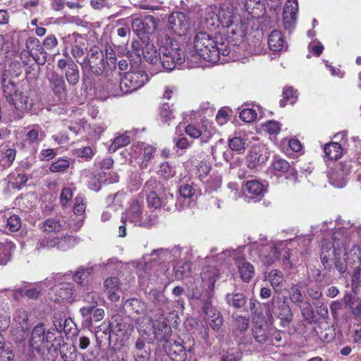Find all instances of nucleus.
Masks as SVG:
<instances>
[{
    "mask_svg": "<svg viewBox=\"0 0 361 361\" xmlns=\"http://www.w3.org/2000/svg\"><path fill=\"white\" fill-rule=\"evenodd\" d=\"M142 151L140 167L141 169H145L147 166L148 161L152 158L155 149L150 145L144 144Z\"/></svg>",
    "mask_w": 361,
    "mask_h": 361,
    "instance_id": "52",
    "label": "nucleus"
},
{
    "mask_svg": "<svg viewBox=\"0 0 361 361\" xmlns=\"http://www.w3.org/2000/svg\"><path fill=\"white\" fill-rule=\"evenodd\" d=\"M297 98V91L293 87L286 86L283 88V99L280 101V105L281 106H285L287 104H293Z\"/></svg>",
    "mask_w": 361,
    "mask_h": 361,
    "instance_id": "47",
    "label": "nucleus"
},
{
    "mask_svg": "<svg viewBox=\"0 0 361 361\" xmlns=\"http://www.w3.org/2000/svg\"><path fill=\"white\" fill-rule=\"evenodd\" d=\"M70 162L68 159H59L57 161L51 163L49 169L51 172L58 173L63 172L69 167Z\"/></svg>",
    "mask_w": 361,
    "mask_h": 361,
    "instance_id": "57",
    "label": "nucleus"
},
{
    "mask_svg": "<svg viewBox=\"0 0 361 361\" xmlns=\"http://www.w3.org/2000/svg\"><path fill=\"white\" fill-rule=\"evenodd\" d=\"M310 241L308 237H298L295 239L279 240L262 244L257 246L259 257L265 266H270L279 260L281 255H283V262L285 269H290L293 264L290 261L289 246L302 243L307 245Z\"/></svg>",
    "mask_w": 361,
    "mask_h": 361,
    "instance_id": "4",
    "label": "nucleus"
},
{
    "mask_svg": "<svg viewBox=\"0 0 361 361\" xmlns=\"http://www.w3.org/2000/svg\"><path fill=\"white\" fill-rule=\"evenodd\" d=\"M273 313L281 319L282 326H288L292 321L293 314L285 300H273Z\"/></svg>",
    "mask_w": 361,
    "mask_h": 361,
    "instance_id": "22",
    "label": "nucleus"
},
{
    "mask_svg": "<svg viewBox=\"0 0 361 361\" xmlns=\"http://www.w3.org/2000/svg\"><path fill=\"white\" fill-rule=\"evenodd\" d=\"M148 80V75L143 70L130 71L125 73L120 81V89L123 94L132 93L141 88Z\"/></svg>",
    "mask_w": 361,
    "mask_h": 361,
    "instance_id": "10",
    "label": "nucleus"
},
{
    "mask_svg": "<svg viewBox=\"0 0 361 361\" xmlns=\"http://www.w3.org/2000/svg\"><path fill=\"white\" fill-rule=\"evenodd\" d=\"M130 143V138L127 135H121L114 138L109 147L110 151L115 152L118 148L126 146Z\"/></svg>",
    "mask_w": 361,
    "mask_h": 361,
    "instance_id": "60",
    "label": "nucleus"
},
{
    "mask_svg": "<svg viewBox=\"0 0 361 361\" xmlns=\"http://www.w3.org/2000/svg\"><path fill=\"white\" fill-rule=\"evenodd\" d=\"M2 92L7 102L13 105L16 110H26L32 114L37 111L33 109L27 92H23L16 87L13 82L2 78Z\"/></svg>",
    "mask_w": 361,
    "mask_h": 361,
    "instance_id": "7",
    "label": "nucleus"
},
{
    "mask_svg": "<svg viewBox=\"0 0 361 361\" xmlns=\"http://www.w3.org/2000/svg\"><path fill=\"white\" fill-rule=\"evenodd\" d=\"M161 65L167 70L172 71L180 66L185 61L183 51L179 43L167 35L158 38Z\"/></svg>",
    "mask_w": 361,
    "mask_h": 361,
    "instance_id": "5",
    "label": "nucleus"
},
{
    "mask_svg": "<svg viewBox=\"0 0 361 361\" xmlns=\"http://www.w3.org/2000/svg\"><path fill=\"white\" fill-rule=\"evenodd\" d=\"M112 331V324L103 323L100 325L97 331L96 336L97 338H101L104 340H110L111 338V333Z\"/></svg>",
    "mask_w": 361,
    "mask_h": 361,
    "instance_id": "53",
    "label": "nucleus"
},
{
    "mask_svg": "<svg viewBox=\"0 0 361 361\" xmlns=\"http://www.w3.org/2000/svg\"><path fill=\"white\" fill-rule=\"evenodd\" d=\"M224 257H230L236 262H240L244 258L243 248L238 247L236 250H228L218 255V258L220 259Z\"/></svg>",
    "mask_w": 361,
    "mask_h": 361,
    "instance_id": "50",
    "label": "nucleus"
},
{
    "mask_svg": "<svg viewBox=\"0 0 361 361\" xmlns=\"http://www.w3.org/2000/svg\"><path fill=\"white\" fill-rule=\"evenodd\" d=\"M219 276V270L215 267H204L200 278L195 279L188 288V296L194 299L200 298L204 289L212 290Z\"/></svg>",
    "mask_w": 361,
    "mask_h": 361,
    "instance_id": "8",
    "label": "nucleus"
},
{
    "mask_svg": "<svg viewBox=\"0 0 361 361\" xmlns=\"http://www.w3.org/2000/svg\"><path fill=\"white\" fill-rule=\"evenodd\" d=\"M193 47L200 58L211 63L220 61L221 56L224 57L221 63L238 60L237 51L232 50L221 34L212 36L204 31L198 32L193 37Z\"/></svg>",
    "mask_w": 361,
    "mask_h": 361,
    "instance_id": "2",
    "label": "nucleus"
},
{
    "mask_svg": "<svg viewBox=\"0 0 361 361\" xmlns=\"http://www.w3.org/2000/svg\"><path fill=\"white\" fill-rule=\"evenodd\" d=\"M352 290L357 293L361 288V268L360 265L350 269Z\"/></svg>",
    "mask_w": 361,
    "mask_h": 361,
    "instance_id": "46",
    "label": "nucleus"
},
{
    "mask_svg": "<svg viewBox=\"0 0 361 361\" xmlns=\"http://www.w3.org/2000/svg\"><path fill=\"white\" fill-rule=\"evenodd\" d=\"M226 298L227 303L235 308L241 307L245 304V296L241 293H228Z\"/></svg>",
    "mask_w": 361,
    "mask_h": 361,
    "instance_id": "49",
    "label": "nucleus"
},
{
    "mask_svg": "<svg viewBox=\"0 0 361 361\" xmlns=\"http://www.w3.org/2000/svg\"><path fill=\"white\" fill-rule=\"evenodd\" d=\"M106 65L109 66L111 69L116 68V59L115 53L109 44L105 45Z\"/></svg>",
    "mask_w": 361,
    "mask_h": 361,
    "instance_id": "59",
    "label": "nucleus"
},
{
    "mask_svg": "<svg viewBox=\"0 0 361 361\" xmlns=\"http://www.w3.org/2000/svg\"><path fill=\"white\" fill-rule=\"evenodd\" d=\"M228 145L231 150L240 152L246 147V140L240 137H234L229 140Z\"/></svg>",
    "mask_w": 361,
    "mask_h": 361,
    "instance_id": "56",
    "label": "nucleus"
},
{
    "mask_svg": "<svg viewBox=\"0 0 361 361\" xmlns=\"http://www.w3.org/2000/svg\"><path fill=\"white\" fill-rule=\"evenodd\" d=\"M141 53L145 61L155 66L161 64V55L157 53L153 43L148 41L145 43V47H142Z\"/></svg>",
    "mask_w": 361,
    "mask_h": 361,
    "instance_id": "28",
    "label": "nucleus"
},
{
    "mask_svg": "<svg viewBox=\"0 0 361 361\" xmlns=\"http://www.w3.org/2000/svg\"><path fill=\"white\" fill-rule=\"evenodd\" d=\"M357 228L350 221L338 219L335 222H324L320 231L324 235L321 245V261L324 269L331 271L336 268L340 274L361 264V249L353 245Z\"/></svg>",
    "mask_w": 361,
    "mask_h": 361,
    "instance_id": "1",
    "label": "nucleus"
},
{
    "mask_svg": "<svg viewBox=\"0 0 361 361\" xmlns=\"http://www.w3.org/2000/svg\"><path fill=\"white\" fill-rule=\"evenodd\" d=\"M244 190L248 197L259 200L266 192L267 188L260 181L257 180H248L244 185Z\"/></svg>",
    "mask_w": 361,
    "mask_h": 361,
    "instance_id": "26",
    "label": "nucleus"
},
{
    "mask_svg": "<svg viewBox=\"0 0 361 361\" xmlns=\"http://www.w3.org/2000/svg\"><path fill=\"white\" fill-rule=\"evenodd\" d=\"M80 241V239L73 235H64L62 237H56L53 238L44 237L36 245L37 250L42 248L56 247L61 251H67L73 248Z\"/></svg>",
    "mask_w": 361,
    "mask_h": 361,
    "instance_id": "12",
    "label": "nucleus"
},
{
    "mask_svg": "<svg viewBox=\"0 0 361 361\" xmlns=\"http://www.w3.org/2000/svg\"><path fill=\"white\" fill-rule=\"evenodd\" d=\"M245 11L243 12L246 13L249 17L251 16L252 18H258L264 9V4L261 0H245Z\"/></svg>",
    "mask_w": 361,
    "mask_h": 361,
    "instance_id": "35",
    "label": "nucleus"
},
{
    "mask_svg": "<svg viewBox=\"0 0 361 361\" xmlns=\"http://www.w3.org/2000/svg\"><path fill=\"white\" fill-rule=\"evenodd\" d=\"M80 38V36L77 34L69 35L65 39L66 43H73L75 42V44L72 45L71 52L72 56L77 60L78 59L81 58L84 55V50L81 44L78 43V39Z\"/></svg>",
    "mask_w": 361,
    "mask_h": 361,
    "instance_id": "39",
    "label": "nucleus"
},
{
    "mask_svg": "<svg viewBox=\"0 0 361 361\" xmlns=\"http://www.w3.org/2000/svg\"><path fill=\"white\" fill-rule=\"evenodd\" d=\"M169 28L176 35H185L190 27V19L183 12H173L168 19Z\"/></svg>",
    "mask_w": 361,
    "mask_h": 361,
    "instance_id": "16",
    "label": "nucleus"
},
{
    "mask_svg": "<svg viewBox=\"0 0 361 361\" xmlns=\"http://www.w3.org/2000/svg\"><path fill=\"white\" fill-rule=\"evenodd\" d=\"M204 23L206 27L209 30H214L219 27V25H221L219 18V11L217 13H208L204 18Z\"/></svg>",
    "mask_w": 361,
    "mask_h": 361,
    "instance_id": "55",
    "label": "nucleus"
},
{
    "mask_svg": "<svg viewBox=\"0 0 361 361\" xmlns=\"http://www.w3.org/2000/svg\"><path fill=\"white\" fill-rule=\"evenodd\" d=\"M306 284L301 281L296 284H293L289 290V298L292 302L296 305H300L302 303V295L301 289L305 288Z\"/></svg>",
    "mask_w": 361,
    "mask_h": 361,
    "instance_id": "40",
    "label": "nucleus"
},
{
    "mask_svg": "<svg viewBox=\"0 0 361 361\" xmlns=\"http://www.w3.org/2000/svg\"><path fill=\"white\" fill-rule=\"evenodd\" d=\"M112 331L117 336H128L131 331V328L127 326L121 319L119 322L116 320V324L112 323Z\"/></svg>",
    "mask_w": 361,
    "mask_h": 361,
    "instance_id": "54",
    "label": "nucleus"
},
{
    "mask_svg": "<svg viewBox=\"0 0 361 361\" xmlns=\"http://www.w3.org/2000/svg\"><path fill=\"white\" fill-rule=\"evenodd\" d=\"M268 280L276 292L281 293L282 291L283 275L281 271L277 269L271 270L269 274Z\"/></svg>",
    "mask_w": 361,
    "mask_h": 361,
    "instance_id": "41",
    "label": "nucleus"
},
{
    "mask_svg": "<svg viewBox=\"0 0 361 361\" xmlns=\"http://www.w3.org/2000/svg\"><path fill=\"white\" fill-rule=\"evenodd\" d=\"M54 93L62 101L66 97V83L64 80L58 75L52 74L49 77Z\"/></svg>",
    "mask_w": 361,
    "mask_h": 361,
    "instance_id": "33",
    "label": "nucleus"
},
{
    "mask_svg": "<svg viewBox=\"0 0 361 361\" xmlns=\"http://www.w3.org/2000/svg\"><path fill=\"white\" fill-rule=\"evenodd\" d=\"M298 4L297 0H287L283 12V22L286 30H291L296 23Z\"/></svg>",
    "mask_w": 361,
    "mask_h": 361,
    "instance_id": "20",
    "label": "nucleus"
},
{
    "mask_svg": "<svg viewBox=\"0 0 361 361\" xmlns=\"http://www.w3.org/2000/svg\"><path fill=\"white\" fill-rule=\"evenodd\" d=\"M238 272L240 278L245 282H249L255 276L254 267L247 262H243L239 264Z\"/></svg>",
    "mask_w": 361,
    "mask_h": 361,
    "instance_id": "44",
    "label": "nucleus"
},
{
    "mask_svg": "<svg viewBox=\"0 0 361 361\" xmlns=\"http://www.w3.org/2000/svg\"><path fill=\"white\" fill-rule=\"evenodd\" d=\"M242 353L238 349H229L222 356V361H238L241 359Z\"/></svg>",
    "mask_w": 361,
    "mask_h": 361,
    "instance_id": "64",
    "label": "nucleus"
},
{
    "mask_svg": "<svg viewBox=\"0 0 361 361\" xmlns=\"http://www.w3.org/2000/svg\"><path fill=\"white\" fill-rule=\"evenodd\" d=\"M68 224L66 225V221L63 216H55L49 218L44 222V231L47 233L59 232L61 230L68 227Z\"/></svg>",
    "mask_w": 361,
    "mask_h": 361,
    "instance_id": "29",
    "label": "nucleus"
},
{
    "mask_svg": "<svg viewBox=\"0 0 361 361\" xmlns=\"http://www.w3.org/2000/svg\"><path fill=\"white\" fill-rule=\"evenodd\" d=\"M132 18V30L139 37L153 33L157 29L158 20L152 16H133Z\"/></svg>",
    "mask_w": 361,
    "mask_h": 361,
    "instance_id": "15",
    "label": "nucleus"
},
{
    "mask_svg": "<svg viewBox=\"0 0 361 361\" xmlns=\"http://www.w3.org/2000/svg\"><path fill=\"white\" fill-rule=\"evenodd\" d=\"M219 18L221 27L225 29L226 43L235 47L240 46L245 41L250 27V17L246 13H240L238 9L229 5H222L219 8Z\"/></svg>",
    "mask_w": 361,
    "mask_h": 361,
    "instance_id": "3",
    "label": "nucleus"
},
{
    "mask_svg": "<svg viewBox=\"0 0 361 361\" xmlns=\"http://www.w3.org/2000/svg\"><path fill=\"white\" fill-rule=\"evenodd\" d=\"M84 71H90L97 75L103 73L106 68L105 56L98 47H92L88 51L83 61L80 63Z\"/></svg>",
    "mask_w": 361,
    "mask_h": 361,
    "instance_id": "9",
    "label": "nucleus"
},
{
    "mask_svg": "<svg viewBox=\"0 0 361 361\" xmlns=\"http://www.w3.org/2000/svg\"><path fill=\"white\" fill-rule=\"evenodd\" d=\"M154 334L156 338L160 341H166L171 334V328L165 320L153 322Z\"/></svg>",
    "mask_w": 361,
    "mask_h": 361,
    "instance_id": "32",
    "label": "nucleus"
},
{
    "mask_svg": "<svg viewBox=\"0 0 361 361\" xmlns=\"http://www.w3.org/2000/svg\"><path fill=\"white\" fill-rule=\"evenodd\" d=\"M94 269L92 266H81L74 272L72 279L81 289H85L89 286L90 278L93 274Z\"/></svg>",
    "mask_w": 361,
    "mask_h": 361,
    "instance_id": "23",
    "label": "nucleus"
},
{
    "mask_svg": "<svg viewBox=\"0 0 361 361\" xmlns=\"http://www.w3.org/2000/svg\"><path fill=\"white\" fill-rule=\"evenodd\" d=\"M65 77L68 82L71 85H75L79 82L80 73L77 65L71 60L68 68L65 70Z\"/></svg>",
    "mask_w": 361,
    "mask_h": 361,
    "instance_id": "42",
    "label": "nucleus"
},
{
    "mask_svg": "<svg viewBox=\"0 0 361 361\" xmlns=\"http://www.w3.org/2000/svg\"><path fill=\"white\" fill-rule=\"evenodd\" d=\"M204 312L207 316L209 326L214 331H219L223 324L221 313L217 310L209 307L207 305L204 307Z\"/></svg>",
    "mask_w": 361,
    "mask_h": 361,
    "instance_id": "31",
    "label": "nucleus"
},
{
    "mask_svg": "<svg viewBox=\"0 0 361 361\" xmlns=\"http://www.w3.org/2000/svg\"><path fill=\"white\" fill-rule=\"evenodd\" d=\"M54 339L52 331L47 330L44 324H39L32 331L29 344L33 350L39 353L44 348H48L49 343Z\"/></svg>",
    "mask_w": 361,
    "mask_h": 361,
    "instance_id": "11",
    "label": "nucleus"
},
{
    "mask_svg": "<svg viewBox=\"0 0 361 361\" xmlns=\"http://www.w3.org/2000/svg\"><path fill=\"white\" fill-rule=\"evenodd\" d=\"M267 149L264 146H256L252 148L247 157V167L254 169L264 164L268 159Z\"/></svg>",
    "mask_w": 361,
    "mask_h": 361,
    "instance_id": "21",
    "label": "nucleus"
},
{
    "mask_svg": "<svg viewBox=\"0 0 361 361\" xmlns=\"http://www.w3.org/2000/svg\"><path fill=\"white\" fill-rule=\"evenodd\" d=\"M180 252V250L179 247H174L171 252L166 249L159 248L153 250L151 253V257H152V260L154 261L164 262L171 258L172 252L173 253V255H178Z\"/></svg>",
    "mask_w": 361,
    "mask_h": 361,
    "instance_id": "38",
    "label": "nucleus"
},
{
    "mask_svg": "<svg viewBox=\"0 0 361 361\" xmlns=\"http://www.w3.org/2000/svg\"><path fill=\"white\" fill-rule=\"evenodd\" d=\"M253 322V335L258 343H264L268 338V326L266 319L263 314H255L252 318Z\"/></svg>",
    "mask_w": 361,
    "mask_h": 361,
    "instance_id": "19",
    "label": "nucleus"
},
{
    "mask_svg": "<svg viewBox=\"0 0 361 361\" xmlns=\"http://www.w3.org/2000/svg\"><path fill=\"white\" fill-rule=\"evenodd\" d=\"M85 209L86 203L85 198L81 195L77 196L75 199L73 212L78 216V219L74 223V225H68L73 231H78L81 227L84 220L83 214L85 212Z\"/></svg>",
    "mask_w": 361,
    "mask_h": 361,
    "instance_id": "27",
    "label": "nucleus"
},
{
    "mask_svg": "<svg viewBox=\"0 0 361 361\" xmlns=\"http://www.w3.org/2000/svg\"><path fill=\"white\" fill-rule=\"evenodd\" d=\"M13 322L17 327L23 331H25L28 329V314L27 312L23 309L16 311L13 315Z\"/></svg>",
    "mask_w": 361,
    "mask_h": 361,
    "instance_id": "43",
    "label": "nucleus"
},
{
    "mask_svg": "<svg viewBox=\"0 0 361 361\" xmlns=\"http://www.w3.org/2000/svg\"><path fill=\"white\" fill-rule=\"evenodd\" d=\"M149 297L154 305L159 307H163L169 302L164 292L157 289L152 290L149 293Z\"/></svg>",
    "mask_w": 361,
    "mask_h": 361,
    "instance_id": "48",
    "label": "nucleus"
},
{
    "mask_svg": "<svg viewBox=\"0 0 361 361\" xmlns=\"http://www.w3.org/2000/svg\"><path fill=\"white\" fill-rule=\"evenodd\" d=\"M21 227V219L18 215H12L7 219L6 228L11 232L17 231Z\"/></svg>",
    "mask_w": 361,
    "mask_h": 361,
    "instance_id": "61",
    "label": "nucleus"
},
{
    "mask_svg": "<svg viewBox=\"0 0 361 361\" xmlns=\"http://www.w3.org/2000/svg\"><path fill=\"white\" fill-rule=\"evenodd\" d=\"M324 151L326 157L330 160L337 159L342 154L341 145L337 142L325 145Z\"/></svg>",
    "mask_w": 361,
    "mask_h": 361,
    "instance_id": "45",
    "label": "nucleus"
},
{
    "mask_svg": "<svg viewBox=\"0 0 361 361\" xmlns=\"http://www.w3.org/2000/svg\"><path fill=\"white\" fill-rule=\"evenodd\" d=\"M83 290L85 293L81 296L83 302L90 304V305L97 307L99 299V293L96 291L89 290L88 287Z\"/></svg>",
    "mask_w": 361,
    "mask_h": 361,
    "instance_id": "51",
    "label": "nucleus"
},
{
    "mask_svg": "<svg viewBox=\"0 0 361 361\" xmlns=\"http://www.w3.org/2000/svg\"><path fill=\"white\" fill-rule=\"evenodd\" d=\"M75 286L72 283L56 284L49 293V299L56 303L72 304L75 300Z\"/></svg>",
    "mask_w": 361,
    "mask_h": 361,
    "instance_id": "13",
    "label": "nucleus"
},
{
    "mask_svg": "<svg viewBox=\"0 0 361 361\" xmlns=\"http://www.w3.org/2000/svg\"><path fill=\"white\" fill-rule=\"evenodd\" d=\"M26 49L37 63H40L41 57L43 62L46 60V52L40 44L38 39L30 37L26 40Z\"/></svg>",
    "mask_w": 361,
    "mask_h": 361,
    "instance_id": "24",
    "label": "nucleus"
},
{
    "mask_svg": "<svg viewBox=\"0 0 361 361\" xmlns=\"http://www.w3.org/2000/svg\"><path fill=\"white\" fill-rule=\"evenodd\" d=\"M268 44L271 50L279 51L285 47L284 39L279 30H273L268 37Z\"/></svg>",
    "mask_w": 361,
    "mask_h": 361,
    "instance_id": "34",
    "label": "nucleus"
},
{
    "mask_svg": "<svg viewBox=\"0 0 361 361\" xmlns=\"http://www.w3.org/2000/svg\"><path fill=\"white\" fill-rule=\"evenodd\" d=\"M160 187L159 183L155 179L151 178L148 180L145 185V189L148 194L147 195V202L149 208H153L155 210L159 209L162 207L166 210H169V207L161 201L160 197L158 195L155 190H157Z\"/></svg>",
    "mask_w": 361,
    "mask_h": 361,
    "instance_id": "17",
    "label": "nucleus"
},
{
    "mask_svg": "<svg viewBox=\"0 0 361 361\" xmlns=\"http://www.w3.org/2000/svg\"><path fill=\"white\" fill-rule=\"evenodd\" d=\"M16 155V150L13 148L6 149L1 157V160L4 162V166H10L15 160Z\"/></svg>",
    "mask_w": 361,
    "mask_h": 361,
    "instance_id": "62",
    "label": "nucleus"
},
{
    "mask_svg": "<svg viewBox=\"0 0 361 361\" xmlns=\"http://www.w3.org/2000/svg\"><path fill=\"white\" fill-rule=\"evenodd\" d=\"M13 243L7 240H0V265L6 264L10 259L14 250Z\"/></svg>",
    "mask_w": 361,
    "mask_h": 361,
    "instance_id": "37",
    "label": "nucleus"
},
{
    "mask_svg": "<svg viewBox=\"0 0 361 361\" xmlns=\"http://www.w3.org/2000/svg\"><path fill=\"white\" fill-rule=\"evenodd\" d=\"M159 173L164 178L169 179L175 175L176 171L168 162H164L160 165Z\"/></svg>",
    "mask_w": 361,
    "mask_h": 361,
    "instance_id": "63",
    "label": "nucleus"
},
{
    "mask_svg": "<svg viewBox=\"0 0 361 361\" xmlns=\"http://www.w3.org/2000/svg\"><path fill=\"white\" fill-rule=\"evenodd\" d=\"M262 128L270 135H276L281 130V124L276 121H269L262 126Z\"/></svg>",
    "mask_w": 361,
    "mask_h": 361,
    "instance_id": "58",
    "label": "nucleus"
},
{
    "mask_svg": "<svg viewBox=\"0 0 361 361\" xmlns=\"http://www.w3.org/2000/svg\"><path fill=\"white\" fill-rule=\"evenodd\" d=\"M122 220L133 226L149 228L157 223L158 216L157 214L145 213L143 198L137 197L129 203L128 209L122 215Z\"/></svg>",
    "mask_w": 361,
    "mask_h": 361,
    "instance_id": "6",
    "label": "nucleus"
},
{
    "mask_svg": "<svg viewBox=\"0 0 361 361\" xmlns=\"http://www.w3.org/2000/svg\"><path fill=\"white\" fill-rule=\"evenodd\" d=\"M106 173L103 171H98L92 173L88 181V187L90 190L98 191L103 183H112L118 180L117 175L114 174L109 179L106 178Z\"/></svg>",
    "mask_w": 361,
    "mask_h": 361,
    "instance_id": "25",
    "label": "nucleus"
},
{
    "mask_svg": "<svg viewBox=\"0 0 361 361\" xmlns=\"http://www.w3.org/2000/svg\"><path fill=\"white\" fill-rule=\"evenodd\" d=\"M185 133L192 138L200 140L201 143L208 142L214 134V130L208 126V123L201 126L188 125L185 129Z\"/></svg>",
    "mask_w": 361,
    "mask_h": 361,
    "instance_id": "18",
    "label": "nucleus"
},
{
    "mask_svg": "<svg viewBox=\"0 0 361 361\" xmlns=\"http://www.w3.org/2000/svg\"><path fill=\"white\" fill-rule=\"evenodd\" d=\"M27 132L25 135V140L30 145H38L42 142L45 133L39 125H33L27 128Z\"/></svg>",
    "mask_w": 361,
    "mask_h": 361,
    "instance_id": "30",
    "label": "nucleus"
},
{
    "mask_svg": "<svg viewBox=\"0 0 361 361\" xmlns=\"http://www.w3.org/2000/svg\"><path fill=\"white\" fill-rule=\"evenodd\" d=\"M124 307L129 312L141 315H145L147 311L146 304L137 298L127 300L124 303Z\"/></svg>",
    "mask_w": 361,
    "mask_h": 361,
    "instance_id": "36",
    "label": "nucleus"
},
{
    "mask_svg": "<svg viewBox=\"0 0 361 361\" xmlns=\"http://www.w3.org/2000/svg\"><path fill=\"white\" fill-rule=\"evenodd\" d=\"M352 164V160H348L335 164L328 174L329 183L338 188L344 187L353 168Z\"/></svg>",
    "mask_w": 361,
    "mask_h": 361,
    "instance_id": "14",
    "label": "nucleus"
}]
</instances>
